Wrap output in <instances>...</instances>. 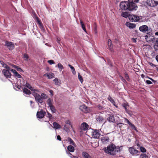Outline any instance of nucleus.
I'll list each match as a JSON object with an SVG mask.
<instances>
[{
  "instance_id": "obj_1",
  "label": "nucleus",
  "mask_w": 158,
  "mask_h": 158,
  "mask_svg": "<svg viewBox=\"0 0 158 158\" xmlns=\"http://www.w3.org/2000/svg\"><path fill=\"white\" fill-rule=\"evenodd\" d=\"M122 146H116L113 143L109 145L107 147H105L103 149L105 152L107 154L112 156H115L116 153L119 152L121 151L120 148Z\"/></svg>"
},
{
  "instance_id": "obj_2",
  "label": "nucleus",
  "mask_w": 158,
  "mask_h": 158,
  "mask_svg": "<svg viewBox=\"0 0 158 158\" xmlns=\"http://www.w3.org/2000/svg\"><path fill=\"white\" fill-rule=\"evenodd\" d=\"M139 0H128V10H136L138 7L136 3L138 2Z\"/></svg>"
},
{
  "instance_id": "obj_3",
  "label": "nucleus",
  "mask_w": 158,
  "mask_h": 158,
  "mask_svg": "<svg viewBox=\"0 0 158 158\" xmlns=\"http://www.w3.org/2000/svg\"><path fill=\"white\" fill-rule=\"evenodd\" d=\"M128 151L130 154L133 156H138L140 153L139 151L135 148L134 146L130 147L129 148Z\"/></svg>"
},
{
  "instance_id": "obj_4",
  "label": "nucleus",
  "mask_w": 158,
  "mask_h": 158,
  "mask_svg": "<svg viewBox=\"0 0 158 158\" xmlns=\"http://www.w3.org/2000/svg\"><path fill=\"white\" fill-rule=\"evenodd\" d=\"M32 91H33L32 94L35 97L36 101L37 102L38 105H39L40 103V95L36 92H39V90L36 89H33Z\"/></svg>"
},
{
  "instance_id": "obj_5",
  "label": "nucleus",
  "mask_w": 158,
  "mask_h": 158,
  "mask_svg": "<svg viewBox=\"0 0 158 158\" xmlns=\"http://www.w3.org/2000/svg\"><path fill=\"white\" fill-rule=\"evenodd\" d=\"M128 2H121L119 5L120 8L121 9L124 10H128Z\"/></svg>"
},
{
  "instance_id": "obj_6",
  "label": "nucleus",
  "mask_w": 158,
  "mask_h": 158,
  "mask_svg": "<svg viewBox=\"0 0 158 158\" xmlns=\"http://www.w3.org/2000/svg\"><path fill=\"white\" fill-rule=\"evenodd\" d=\"M10 69L9 68V69H3L2 71V73L4 76L6 78H10L11 76V74L10 72Z\"/></svg>"
},
{
  "instance_id": "obj_7",
  "label": "nucleus",
  "mask_w": 158,
  "mask_h": 158,
  "mask_svg": "<svg viewBox=\"0 0 158 158\" xmlns=\"http://www.w3.org/2000/svg\"><path fill=\"white\" fill-rule=\"evenodd\" d=\"M146 3L148 6L152 7H154L158 5V1L154 0H147Z\"/></svg>"
},
{
  "instance_id": "obj_8",
  "label": "nucleus",
  "mask_w": 158,
  "mask_h": 158,
  "mask_svg": "<svg viewBox=\"0 0 158 158\" xmlns=\"http://www.w3.org/2000/svg\"><path fill=\"white\" fill-rule=\"evenodd\" d=\"M5 46L10 50H11L15 48L14 44L12 42L6 41L5 42Z\"/></svg>"
},
{
  "instance_id": "obj_9",
  "label": "nucleus",
  "mask_w": 158,
  "mask_h": 158,
  "mask_svg": "<svg viewBox=\"0 0 158 158\" xmlns=\"http://www.w3.org/2000/svg\"><path fill=\"white\" fill-rule=\"evenodd\" d=\"M129 20L131 22H136L139 20V16L133 15L129 16Z\"/></svg>"
},
{
  "instance_id": "obj_10",
  "label": "nucleus",
  "mask_w": 158,
  "mask_h": 158,
  "mask_svg": "<svg viewBox=\"0 0 158 158\" xmlns=\"http://www.w3.org/2000/svg\"><path fill=\"white\" fill-rule=\"evenodd\" d=\"M89 127V126L88 124L85 122L82 123L80 127V129L81 130L86 131L87 130Z\"/></svg>"
},
{
  "instance_id": "obj_11",
  "label": "nucleus",
  "mask_w": 158,
  "mask_h": 158,
  "mask_svg": "<svg viewBox=\"0 0 158 158\" xmlns=\"http://www.w3.org/2000/svg\"><path fill=\"white\" fill-rule=\"evenodd\" d=\"M92 136L94 138H98L101 134L99 131L98 130H94L92 133Z\"/></svg>"
},
{
  "instance_id": "obj_12",
  "label": "nucleus",
  "mask_w": 158,
  "mask_h": 158,
  "mask_svg": "<svg viewBox=\"0 0 158 158\" xmlns=\"http://www.w3.org/2000/svg\"><path fill=\"white\" fill-rule=\"evenodd\" d=\"M153 44V47L155 50H158V38L155 39L154 38L152 40Z\"/></svg>"
},
{
  "instance_id": "obj_13",
  "label": "nucleus",
  "mask_w": 158,
  "mask_h": 158,
  "mask_svg": "<svg viewBox=\"0 0 158 158\" xmlns=\"http://www.w3.org/2000/svg\"><path fill=\"white\" fill-rule=\"evenodd\" d=\"M148 28L147 25H143L139 27V30L140 31L144 33L148 31Z\"/></svg>"
},
{
  "instance_id": "obj_14",
  "label": "nucleus",
  "mask_w": 158,
  "mask_h": 158,
  "mask_svg": "<svg viewBox=\"0 0 158 158\" xmlns=\"http://www.w3.org/2000/svg\"><path fill=\"white\" fill-rule=\"evenodd\" d=\"M107 120L110 123H115V120L113 114L109 115L108 117L107 118Z\"/></svg>"
},
{
  "instance_id": "obj_15",
  "label": "nucleus",
  "mask_w": 158,
  "mask_h": 158,
  "mask_svg": "<svg viewBox=\"0 0 158 158\" xmlns=\"http://www.w3.org/2000/svg\"><path fill=\"white\" fill-rule=\"evenodd\" d=\"M33 17L38 26H40V20L38 17L35 12H33Z\"/></svg>"
},
{
  "instance_id": "obj_16",
  "label": "nucleus",
  "mask_w": 158,
  "mask_h": 158,
  "mask_svg": "<svg viewBox=\"0 0 158 158\" xmlns=\"http://www.w3.org/2000/svg\"><path fill=\"white\" fill-rule=\"evenodd\" d=\"M81 110L85 113H87L88 112V107L85 105L81 106L79 107Z\"/></svg>"
},
{
  "instance_id": "obj_17",
  "label": "nucleus",
  "mask_w": 158,
  "mask_h": 158,
  "mask_svg": "<svg viewBox=\"0 0 158 158\" xmlns=\"http://www.w3.org/2000/svg\"><path fill=\"white\" fill-rule=\"evenodd\" d=\"M96 119L97 122L101 123H103L105 120L104 118L101 116H97L96 118Z\"/></svg>"
},
{
  "instance_id": "obj_18",
  "label": "nucleus",
  "mask_w": 158,
  "mask_h": 158,
  "mask_svg": "<svg viewBox=\"0 0 158 158\" xmlns=\"http://www.w3.org/2000/svg\"><path fill=\"white\" fill-rule=\"evenodd\" d=\"M109 140V139L108 137H104L101 138V141L102 143L104 144L107 143Z\"/></svg>"
},
{
  "instance_id": "obj_19",
  "label": "nucleus",
  "mask_w": 158,
  "mask_h": 158,
  "mask_svg": "<svg viewBox=\"0 0 158 158\" xmlns=\"http://www.w3.org/2000/svg\"><path fill=\"white\" fill-rule=\"evenodd\" d=\"M126 25L127 27L130 29H133L135 28L136 25L134 23H131L129 22H127Z\"/></svg>"
},
{
  "instance_id": "obj_20",
  "label": "nucleus",
  "mask_w": 158,
  "mask_h": 158,
  "mask_svg": "<svg viewBox=\"0 0 158 158\" xmlns=\"http://www.w3.org/2000/svg\"><path fill=\"white\" fill-rule=\"evenodd\" d=\"M108 48L111 51H112L113 49V45L112 41L110 39H109L108 41Z\"/></svg>"
},
{
  "instance_id": "obj_21",
  "label": "nucleus",
  "mask_w": 158,
  "mask_h": 158,
  "mask_svg": "<svg viewBox=\"0 0 158 158\" xmlns=\"http://www.w3.org/2000/svg\"><path fill=\"white\" fill-rule=\"evenodd\" d=\"M82 156L83 158H93L89 154L85 152H82Z\"/></svg>"
},
{
  "instance_id": "obj_22",
  "label": "nucleus",
  "mask_w": 158,
  "mask_h": 158,
  "mask_svg": "<svg viewBox=\"0 0 158 158\" xmlns=\"http://www.w3.org/2000/svg\"><path fill=\"white\" fill-rule=\"evenodd\" d=\"M10 71L14 73L15 77H17L18 78H21L22 77L15 70L11 69Z\"/></svg>"
},
{
  "instance_id": "obj_23",
  "label": "nucleus",
  "mask_w": 158,
  "mask_h": 158,
  "mask_svg": "<svg viewBox=\"0 0 158 158\" xmlns=\"http://www.w3.org/2000/svg\"><path fill=\"white\" fill-rule=\"evenodd\" d=\"M44 75H46L49 79L53 78L55 76L54 74L52 73H47Z\"/></svg>"
},
{
  "instance_id": "obj_24",
  "label": "nucleus",
  "mask_w": 158,
  "mask_h": 158,
  "mask_svg": "<svg viewBox=\"0 0 158 158\" xmlns=\"http://www.w3.org/2000/svg\"><path fill=\"white\" fill-rule=\"evenodd\" d=\"M53 126L54 128L56 129L61 128V126L59 124L56 122L53 123Z\"/></svg>"
},
{
  "instance_id": "obj_25",
  "label": "nucleus",
  "mask_w": 158,
  "mask_h": 158,
  "mask_svg": "<svg viewBox=\"0 0 158 158\" xmlns=\"http://www.w3.org/2000/svg\"><path fill=\"white\" fill-rule=\"evenodd\" d=\"M68 150L70 152H73L74 151V148L72 145H69L67 147Z\"/></svg>"
},
{
  "instance_id": "obj_26",
  "label": "nucleus",
  "mask_w": 158,
  "mask_h": 158,
  "mask_svg": "<svg viewBox=\"0 0 158 158\" xmlns=\"http://www.w3.org/2000/svg\"><path fill=\"white\" fill-rule=\"evenodd\" d=\"M23 92L27 95H29L31 94L30 91L29 90L27 89L24 88L23 89Z\"/></svg>"
},
{
  "instance_id": "obj_27",
  "label": "nucleus",
  "mask_w": 158,
  "mask_h": 158,
  "mask_svg": "<svg viewBox=\"0 0 158 158\" xmlns=\"http://www.w3.org/2000/svg\"><path fill=\"white\" fill-rule=\"evenodd\" d=\"M53 102V100L51 98H49L48 99L47 101V104L48 105V106L49 107L53 105L52 102Z\"/></svg>"
},
{
  "instance_id": "obj_28",
  "label": "nucleus",
  "mask_w": 158,
  "mask_h": 158,
  "mask_svg": "<svg viewBox=\"0 0 158 158\" xmlns=\"http://www.w3.org/2000/svg\"><path fill=\"white\" fill-rule=\"evenodd\" d=\"M0 63L2 65V66L6 68V69H9V67L5 63H4L3 61H0Z\"/></svg>"
},
{
  "instance_id": "obj_29",
  "label": "nucleus",
  "mask_w": 158,
  "mask_h": 158,
  "mask_svg": "<svg viewBox=\"0 0 158 158\" xmlns=\"http://www.w3.org/2000/svg\"><path fill=\"white\" fill-rule=\"evenodd\" d=\"M46 114V112L44 111L43 110L41 109L40 110V118H43Z\"/></svg>"
},
{
  "instance_id": "obj_30",
  "label": "nucleus",
  "mask_w": 158,
  "mask_h": 158,
  "mask_svg": "<svg viewBox=\"0 0 158 158\" xmlns=\"http://www.w3.org/2000/svg\"><path fill=\"white\" fill-rule=\"evenodd\" d=\"M13 67L15 69H16L17 71L21 72H23V70L19 67L15 65H14Z\"/></svg>"
},
{
  "instance_id": "obj_31",
  "label": "nucleus",
  "mask_w": 158,
  "mask_h": 158,
  "mask_svg": "<svg viewBox=\"0 0 158 158\" xmlns=\"http://www.w3.org/2000/svg\"><path fill=\"white\" fill-rule=\"evenodd\" d=\"M68 66L72 70V73L74 75L76 73V72L75 71L74 67L70 64H69L68 65Z\"/></svg>"
},
{
  "instance_id": "obj_32",
  "label": "nucleus",
  "mask_w": 158,
  "mask_h": 158,
  "mask_svg": "<svg viewBox=\"0 0 158 158\" xmlns=\"http://www.w3.org/2000/svg\"><path fill=\"white\" fill-rule=\"evenodd\" d=\"M122 106L124 108L126 111L127 113L128 114H130V113H129V111H128V110L127 109V106H129V105H128V103L126 104V103H123Z\"/></svg>"
},
{
  "instance_id": "obj_33",
  "label": "nucleus",
  "mask_w": 158,
  "mask_h": 158,
  "mask_svg": "<svg viewBox=\"0 0 158 158\" xmlns=\"http://www.w3.org/2000/svg\"><path fill=\"white\" fill-rule=\"evenodd\" d=\"M53 81L55 82V84L56 85H58L60 84V81L57 78H55L54 79Z\"/></svg>"
},
{
  "instance_id": "obj_34",
  "label": "nucleus",
  "mask_w": 158,
  "mask_h": 158,
  "mask_svg": "<svg viewBox=\"0 0 158 158\" xmlns=\"http://www.w3.org/2000/svg\"><path fill=\"white\" fill-rule=\"evenodd\" d=\"M13 88L15 89H16V88H17L19 89H20L21 88V86L20 85H18V84L17 83H15L13 85Z\"/></svg>"
},
{
  "instance_id": "obj_35",
  "label": "nucleus",
  "mask_w": 158,
  "mask_h": 158,
  "mask_svg": "<svg viewBox=\"0 0 158 158\" xmlns=\"http://www.w3.org/2000/svg\"><path fill=\"white\" fill-rule=\"evenodd\" d=\"M47 96L44 93H42L41 95L40 96V99H46L47 98ZM41 100L40 99V100Z\"/></svg>"
},
{
  "instance_id": "obj_36",
  "label": "nucleus",
  "mask_w": 158,
  "mask_h": 158,
  "mask_svg": "<svg viewBox=\"0 0 158 158\" xmlns=\"http://www.w3.org/2000/svg\"><path fill=\"white\" fill-rule=\"evenodd\" d=\"M128 13L126 12H123L121 14V16L125 18L127 17L128 16Z\"/></svg>"
},
{
  "instance_id": "obj_37",
  "label": "nucleus",
  "mask_w": 158,
  "mask_h": 158,
  "mask_svg": "<svg viewBox=\"0 0 158 158\" xmlns=\"http://www.w3.org/2000/svg\"><path fill=\"white\" fill-rule=\"evenodd\" d=\"M68 141L69 142L70 144H72L74 146H75L76 145L75 143L71 138H69Z\"/></svg>"
},
{
  "instance_id": "obj_38",
  "label": "nucleus",
  "mask_w": 158,
  "mask_h": 158,
  "mask_svg": "<svg viewBox=\"0 0 158 158\" xmlns=\"http://www.w3.org/2000/svg\"><path fill=\"white\" fill-rule=\"evenodd\" d=\"M124 75H125V77L126 78V79L128 81H129L130 80V78L129 77V75L127 73L125 72L124 73Z\"/></svg>"
},
{
  "instance_id": "obj_39",
  "label": "nucleus",
  "mask_w": 158,
  "mask_h": 158,
  "mask_svg": "<svg viewBox=\"0 0 158 158\" xmlns=\"http://www.w3.org/2000/svg\"><path fill=\"white\" fill-rule=\"evenodd\" d=\"M26 86L29 88L31 91L33 90V87H32L28 83H26Z\"/></svg>"
},
{
  "instance_id": "obj_40",
  "label": "nucleus",
  "mask_w": 158,
  "mask_h": 158,
  "mask_svg": "<svg viewBox=\"0 0 158 158\" xmlns=\"http://www.w3.org/2000/svg\"><path fill=\"white\" fill-rule=\"evenodd\" d=\"M78 78L81 83H82L83 81L82 77L79 73L78 74Z\"/></svg>"
},
{
  "instance_id": "obj_41",
  "label": "nucleus",
  "mask_w": 158,
  "mask_h": 158,
  "mask_svg": "<svg viewBox=\"0 0 158 158\" xmlns=\"http://www.w3.org/2000/svg\"><path fill=\"white\" fill-rule=\"evenodd\" d=\"M57 66L59 69L60 70V71H61L64 68L63 65L60 63H59L58 64Z\"/></svg>"
},
{
  "instance_id": "obj_42",
  "label": "nucleus",
  "mask_w": 158,
  "mask_h": 158,
  "mask_svg": "<svg viewBox=\"0 0 158 158\" xmlns=\"http://www.w3.org/2000/svg\"><path fill=\"white\" fill-rule=\"evenodd\" d=\"M140 158H148V156L145 154L142 153L140 156Z\"/></svg>"
},
{
  "instance_id": "obj_43",
  "label": "nucleus",
  "mask_w": 158,
  "mask_h": 158,
  "mask_svg": "<svg viewBox=\"0 0 158 158\" xmlns=\"http://www.w3.org/2000/svg\"><path fill=\"white\" fill-rule=\"evenodd\" d=\"M108 100L110 101L112 103H115L114 100L112 98L110 95H109L108 98Z\"/></svg>"
},
{
  "instance_id": "obj_44",
  "label": "nucleus",
  "mask_w": 158,
  "mask_h": 158,
  "mask_svg": "<svg viewBox=\"0 0 158 158\" xmlns=\"http://www.w3.org/2000/svg\"><path fill=\"white\" fill-rule=\"evenodd\" d=\"M49 107L52 111L53 112H56V110L53 105L49 106Z\"/></svg>"
},
{
  "instance_id": "obj_45",
  "label": "nucleus",
  "mask_w": 158,
  "mask_h": 158,
  "mask_svg": "<svg viewBox=\"0 0 158 158\" xmlns=\"http://www.w3.org/2000/svg\"><path fill=\"white\" fill-rule=\"evenodd\" d=\"M119 77L122 81L125 83H127L126 80L121 75L119 76Z\"/></svg>"
},
{
  "instance_id": "obj_46",
  "label": "nucleus",
  "mask_w": 158,
  "mask_h": 158,
  "mask_svg": "<svg viewBox=\"0 0 158 158\" xmlns=\"http://www.w3.org/2000/svg\"><path fill=\"white\" fill-rule=\"evenodd\" d=\"M97 107H98V109L99 110H103L104 108L103 106H101V105H100V104H99L97 106Z\"/></svg>"
},
{
  "instance_id": "obj_47",
  "label": "nucleus",
  "mask_w": 158,
  "mask_h": 158,
  "mask_svg": "<svg viewBox=\"0 0 158 158\" xmlns=\"http://www.w3.org/2000/svg\"><path fill=\"white\" fill-rule=\"evenodd\" d=\"M140 151L142 152H145L146 151V149L143 147L141 146L140 147Z\"/></svg>"
},
{
  "instance_id": "obj_48",
  "label": "nucleus",
  "mask_w": 158,
  "mask_h": 158,
  "mask_svg": "<svg viewBox=\"0 0 158 158\" xmlns=\"http://www.w3.org/2000/svg\"><path fill=\"white\" fill-rule=\"evenodd\" d=\"M129 125L131 127L132 129H134L135 131H137V130L136 129V127L133 124H132V123H131Z\"/></svg>"
},
{
  "instance_id": "obj_49",
  "label": "nucleus",
  "mask_w": 158,
  "mask_h": 158,
  "mask_svg": "<svg viewBox=\"0 0 158 158\" xmlns=\"http://www.w3.org/2000/svg\"><path fill=\"white\" fill-rule=\"evenodd\" d=\"M23 58L25 59V60H27L28 59V56L26 54H24L23 55Z\"/></svg>"
},
{
  "instance_id": "obj_50",
  "label": "nucleus",
  "mask_w": 158,
  "mask_h": 158,
  "mask_svg": "<svg viewBox=\"0 0 158 158\" xmlns=\"http://www.w3.org/2000/svg\"><path fill=\"white\" fill-rule=\"evenodd\" d=\"M48 62L51 65L55 64V62L53 60H49L48 61Z\"/></svg>"
},
{
  "instance_id": "obj_51",
  "label": "nucleus",
  "mask_w": 158,
  "mask_h": 158,
  "mask_svg": "<svg viewBox=\"0 0 158 158\" xmlns=\"http://www.w3.org/2000/svg\"><path fill=\"white\" fill-rule=\"evenodd\" d=\"M65 123L66 124H69V125L71 126V127L72 128V125L70 123V122L69 120H66L65 121Z\"/></svg>"
},
{
  "instance_id": "obj_52",
  "label": "nucleus",
  "mask_w": 158,
  "mask_h": 158,
  "mask_svg": "<svg viewBox=\"0 0 158 158\" xmlns=\"http://www.w3.org/2000/svg\"><path fill=\"white\" fill-rule=\"evenodd\" d=\"M124 119L125 120V121H126V123L127 124H128L129 125H130V124L131 123L127 118H125Z\"/></svg>"
},
{
  "instance_id": "obj_53",
  "label": "nucleus",
  "mask_w": 158,
  "mask_h": 158,
  "mask_svg": "<svg viewBox=\"0 0 158 158\" xmlns=\"http://www.w3.org/2000/svg\"><path fill=\"white\" fill-rule=\"evenodd\" d=\"M80 23L81 24V27H83L85 26V24H84V23H83V22L81 19H80Z\"/></svg>"
},
{
  "instance_id": "obj_54",
  "label": "nucleus",
  "mask_w": 158,
  "mask_h": 158,
  "mask_svg": "<svg viewBox=\"0 0 158 158\" xmlns=\"http://www.w3.org/2000/svg\"><path fill=\"white\" fill-rule=\"evenodd\" d=\"M52 116V115L50 114L48 112V116H47V117H48L49 118H51Z\"/></svg>"
},
{
  "instance_id": "obj_55",
  "label": "nucleus",
  "mask_w": 158,
  "mask_h": 158,
  "mask_svg": "<svg viewBox=\"0 0 158 158\" xmlns=\"http://www.w3.org/2000/svg\"><path fill=\"white\" fill-rule=\"evenodd\" d=\"M146 83L148 84H151L152 83V82L149 80H147L146 81Z\"/></svg>"
},
{
  "instance_id": "obj_56",
  "label": "nucleus",
  "mask_w": 158,
  "mask_h": 158,
  "mask_svg": "<svg viewBox=\"0 0 158 158\" xmlns=\"http://www.w3.org/2000/svg\"><path fill=\"white\" fill-rule=\"evenodd\" d=\"M94 25H95V27H94V31L95 33L96 34L97 33V26H96V23H94Z\"/></svg>"
},
{
  "instance_id": "obj_57",
  "label": "nucleus",
  "mask_w": 158,
  "mask_h": 158,
  "mask_svg": "<svg viewBox=\"0 0 158 158\" xmlns=\"http://www.w3.org/2000/svg\"><path fill=\"white\" fill-rule=\"evenodd\" d=\"M57 139L59 140V141H61V138L60 137V136L59 135H58L57 136Z\"/></svg>"
},
{
  "instance_id": "obj_58",
  "label": "nucleus",
  "mask_w": 158,
  "mask_h": 158,
  "mask_svg": "<svg viewBox=\"0 0 158 158\" xmlns=\"http://www.w3.org/2000/svg\"><path fill=\"white\" fill-rule=\"evenodd\" d=\"M64 129L66 131H68L69 129L68 127H66V125H65L64 126Z\"/></svg>"
},
{
  "instance_id": "obj_59",
  "label": "nucleus",
  "mask_w": 158,
  "mask_h": 158,
  "mask_svg": "<svg viewBox=\"0 0 158 158\" xmlns=\"http://www.w3.org/2000/svg\"><path fill=\"white\" fill-rule=\"evenodd\" d=\"M36 116L38 118H40V111H38L37 112Z\"/></svg>"
},
{
  "instance_id": "obj_60",
  "label": "nucleus",
  "mask_w": 158,
  "mask_h": 158,
  "mask_svg": "<svg viewBox=\"0 0 158 158\" xmlns=\"http://www.w3.org/2000/svg\"><path fill=\"white\" fill-rule=\"evenodd\" d=\"M82 29H83V30L86 33H87V31H86V30L85 27V25L83 27H82Z\"/></svg>"
},
{
  "instance_id": "obj_61",
  "label": "nucleus",
  "mask_w": 158,
  "mask_h": 158,
  "mask_svg": "<svg viewBox=\"0 0 158 158\" xmlns=\"http://www.w3.org/2000/svg\"><path fill=\"white\" fill-rule=\"evenodd\" d=\"M148 36L146 35V36H145V39H146V41L148 42H150L151 41V40H148Z\"/></svg>"
},
{
  "instance_id": "obj_62",
  "label": "nucleus",
  "mask_w": 158,
  "mask_h": 158,
  "mask_svg": "<svg viewBox=\"0 0 158 158\" xmlns=\"http://www.w3.org/2000/svg\"><path fill=\"white\" fill-rule=\"evenodd\" d=\"M49 92L51 94L52 96L53 95V91L52 90H49Z\"/></svg>"
},
{
  "instance_id": "obj_63",
  "label": "nucleus",
  "mask_w": 158,
  "mask_h": 158,
  "mask_svg": "<svg viewBox=\"0 0 158 158\" xmlns=\"http://www.w3.org/2000/svg\"><path fill=\"white\" fill-rule=\"evenodd\" d=\"M57 42L58 43H59L60 41V39L59 38H57Z\"/></svg>"
},
{
  "instance_id": "obj_64",
  "label": "nucleus",
  "mask_w": 158,
  "mask_h": 158,
  "mask_svg": "<svg viewBox=\"0 0 158 158\" xmlns=\"http://www.w3.org/2000/svg\"><path fill=\"white\" fill-rule=\"evenodd\" d=\"M43 27L42 23L40 21V28H42Z\"/></svg>"
}]
</instances>
